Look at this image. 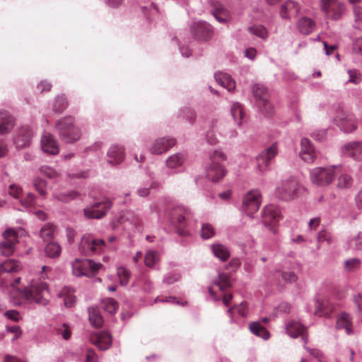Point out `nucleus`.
Returning <instances> with one entry per match:
<instances>
[{"label": "nucleus", "instance_id": "f257e3e1", "mask_svg": "<svg viewBox=\"0 0 362 362\" xmlns=\"http://www.w3.org/2000/svg\"><path fill=\"white\" fill-rule=\"evenodd\" d=\"M74 123V118L71 116L64 117L55 123V130L57 134L66 143L73 144L81 138V131Z\"/></svg>", "mask_w": 362, "mask_h": 362}, {"label": "nucleus", "instance_id": "f03ea898", "mask_svg": "<svg viewBox=\"0 0 362 362\" xmlns=\"http://www.w3.org/2000/svg\"><path fill=\"white\" fill-rule=\"evenodd\" d=\"M262 202V195L257 189H253L243 194L240 211L246 217L253 219Z\"/></svg>", "mask_w": 362, "mask_h": 362}, {"label": "nucleus", "instance_id": "7ed1b4c3", "mask_svg": "<svg viewBox=\"0 0 362 362\" xmlns=\"http://www.w3.org/2000/svg\"><path fill=\"white\" fill-rule=\"evenodd\" d=\"M48 291V285L45 282L32 281L30 288L23 289L22 294L31 303L46 305L49 300L45 297V294Z\"/></svg>", "mask_w": 362, "mask_h": 362}, {"label": "nucleus", "instance_id": "20e7f679", "mask_svg": "<svg viewBox=\"0 0 362 362\" xmlns=\"http://www.w3.org/2000/svg\"><path fill=\"white\" fill-rule=\"evenodd\" d=\"M226 159V156L219 151H214L211 156V163L206 169V177L212 182H217L221 180L226 175V170L220 161Z\"/></svg>", "mask_w": 362, "mask_h": 362}, {"label": "nucleus", "instance_id": "39448f33", "mask_svg": "<svg viewBox=\"0 0 362 362\" xmlns=\"http://www.w3.org/2000/svg\"><path fill=\"white\" fill-rule=\"evenodd\" d=\"M25 233L23 228H8L3 233L4 240L0 243V250L3 255H11L15 250V245L19 242L18 237Z\"/></svg>", "mask_w": 362, "mask_h": 362}, {"label": "nucleus", "instance_id": "423d86ee", "mask_svg": "<svg viewBox=\"0 0 362 362\" xmlns=\"http://www.w3.org/2000/svg\"><path fill=\"white\" fill-rule=\"evenodd\" d=\"M334 167L315 168L310 173L311 182L318 186L329 185L334 179Z\"/></svg>", "mask_w": 362, "mask_h": 362}, {"label": "nucleus", "instance_id": "0eeeda50", "mask_svg": "<svg viewBox=\"0 0 362 362\" xmlns=\"http://www.w3.org/2000/svg\"><path fill=\"white\" fill-rule=\"evenodd\" d=\"M169 220L173 226H189L195 224L192 212L183 207H176L169 213Z\"/></svg>", "mask_w": 362, "mask_h": 362}, {"label": "nucleus", "instance_id": "6e6552de", "mask_svg": "<svg viewBox=\"0 0 362 362\" xmlns=\"http://www.w3.org/2000/svg\"><path fill=\"white\" fill-rule=\"evenodd\" d=\"M105 247V243L102 239L93 238L90 235H84L81 238L79 249L82 253L86 255L100 253Z\"/></svg>", "mask_w": 362, "mask_h": 362}, {"label": "nucleus", "instance_id": "1a4fd4ad", "mask_svg": "<svg viewBox=\"0 0 362 362\" xmlns=\"http://www.w3.org/2000/svg\"><path fill=\"white\" fill-rule=\"evenodd\" d=\"M282 219L281 209L274 204H267L261 211V222L265 226H276Z\"/></svg>", "mask_w": 362, "mask_h": 362}, {"label": "nucleus", "instance_id": "9d476101", "mask_svg": "<svg viewBox=\"0 0 362 362\" xmlns=\"http://www.w3.org/2000/svg\"><path fill=\"white\" fill-rule=\"evenodd\" d=\"M320 7L327 18L337 20L344 12L345 6L339 0H321Z\"/></svg>", "mask_w": 362, "mask_h": 362}, {"label": "nucleus", "instance_id": "9b49d317", "mask_svg": "<svg viewBox=\"0 0 362 362\" xmlns=\"http://www.w3.org/2000/svg\"><path fill=\"white\" fill-rule=\"evenodd\" d=\"M300 185L297 180L293 177L282 181L276 188V194L284 200L293 199L298 193Z\"/></svg>", "mask_w": 362, "mask_h": 362}, {"label": "nucleus", "instance_id": "f8f14e48", "mask_svg": "<svg viewBox=\"0 0 362 362\" xmlns=\"http://www.w3.org/2000/svg\"><path fill=\"white\" fill-rule=\"evenodd\" d=\"M112 203L109 199H105L102 202H95L92 206H88L83 210L84 216L87 218H103L111 208Z\"/></svg>", "mask_w": 362, "mask_h": 362}, {"label": "nucleus", "instance_id": "ddd939ff", "mask_svg": "<svg viewBox=\"0 0 362 362\" xmlns=\"http://www.w3.org/2000/svg\"><path fill=\"white\" fill-rule=\"evenodd\" d=\"M278 147L276 143L262 151L257 157V167L261 172L268 169L270 161L277 155Z\"/></svg>", "mask_w": 362, "mask_h": 362}, {"label": "nucleus", "instance_id": "4468645a", "mask_svg": "<svg viewBox=\"0 0 362 362\" xmlns=\"http://www.w3.org/2000/svg\"><path fill=\"white\" fill-rule=\"evenodd\" d=\"M334 119L336 124L345 132H351L356 129L353 116L344 111L339 112Z\"/></svg>", "mask_w": 362, "mask_h": 362}, {"label": "nucleus", "instance_id": "2eb2a0df", "mask_svg": "<svg viewBox=\"0 0 362 362\" xmlns=\"http://www.w3.org/2000/svg\"><path fill=\"white\" fill-rule=\"evenodd\" d=\"M175 145V140L173 138L162 137L156 139L150 148L152 154L160 155L166 152L168 149Z\"/></svg>", "mask_w": 362, "mask_h": 362}, {"label": "nucleus", "instance_id": "dca6fc26", "mask_svg": "<svg viewBox=\"0 0 362 362\" xmlns=\"http://www.w3.org/2000/svg\"><path fill=\"white\" fill-rule=\"evenodd\" d=\"M287 334L292 338H296L301 336L302 340L305 344L308 341V337L306 328L300 323L296 321H291L286 327Z\"/></svg>", "mask_w": 362, "mask_h": 362}, {"label": "nucleus", "instance_id": "f3484780", "mask_svg": "<svg viewBox=\"0 0 362 362\" xmlns=\"http://www.w3.org/2000/svg\"><path fill=\"white\" fill-rule=\"evenodd\" d=\"M342 153L356 160H362V142L351 141L343 146Z\"/></svg>", "mask_w": 362, "mask_h": 362}, {"label": "nucleus", "instance_id": "a211bd4d", "mask_svg": "<svg viewBox=\"0 0 362 362\" xmlns=\"http://www.w3.org/2000/svg\"><path fill=\"white\" fill-rule=\"evenodd\" d=\"M192 31L199 40H206L212 35L211 25L205 22L194 23L192 27Z\"/></svg>", "mask_w": 362, "mask_h": 362}, {"label": "nucleus", "instance_id": "6ab92c4d", "mask_svg": "<svg viewBox=\"0 0 362 362\" xmlns=\"http://www.w3.org/2000/svg\"><path fill=\"white\" fill-rule=\"evenodd\" d=\"M299 154L302 160L307 163H313L316 157L314 147L307 138H303L300 141Z\"/></svg>", "mask_w": 362, "mask_h": 362}, {"label": "nucleus", "instance_id": "aec40b11", "mask_svg": "<svg viewBox=\"0 0 362 362\" xmlns=\"http://www.w3.org/2000/svg\"><path fill=\"white\" fill-rule=\"evenodd\" d=\"M300 9V7L297 2L293 0H288L281 5L280 16L282 18L290 19L292 17L296 16Z\"/></svg>", "mask_w": 362, "mask_h": 362}, {"label": "nucleus", "instance_id": "412c9836", "mask_svg": "<svg viewBox=\"0 0 362 362\" xmlns=\"http://www.w3.org/2000/svg\"><path fill=\"white\" fill-rule=\"evenodd\" d=\"M42 150L52 155L59 153V145L54 137L49 133H45L41 140Z\"/></svg>", "mask_w": 362, "mask_h": 362}, {"label": "nucleus", "instance_id": "4be33fe9", "mask_svg": "<svg viewBox=\"0 0 362 362\" xmlns=\"http://www.w3.org/2000/svg\"><path fill=\"white\" fill-rule=\"evenodd\" d=\"M334 309L335 305L327 298H323L321 300H317L315 301V314L318 316L329 317Z\"/></svg>", "mask_w": 362, "mask_h": 362}, {"label": "nucleus", "instance_id": "5701e85b", "mask_svg": "<svg viewBox=\"0 0 362 362\" xmlns=\"http://www.w3.org/2000/svg\"><path fill=\"white\" fill-rule=\"evenodd\" d=\"M93 344L100 350L105 351L109 349L112 344V337L107 332H100L91 338Z\"/></svg>", "mask_w": 362, "mask_h": 362}, {"label": "nucleus", "instance_id": "b1692460", "mask_svg": "<svg viewBox=\"0 0 362 362\" xmlns=\"http://www.w3.org/2000/svg\"><path fill=\"white\" fill-rule=\"evenodd\" d=\"M14 126V119L6 110L0 111V135L9 133Z\"/></svg>", "mask_w": 362, "mask_h": 362}, {"label": "nucleus", "instance_id": "393cba45", "mask_svg": "<svg viewBox=\"0 0 362 362\" xmlns=\"http://www.w3.org/2000/svg\"><path fill=\"white\" fill-rule=\"evenodd\" d=\"M252 92L258 102L262 103L263 106L268 105L271 110L272 104L269 101V95L267 88L264 85L255 84L252 87Z\"/></svg>", "mask_w": 362, "mask_h": 362}, {"label": "nucleus", "instance_id": "a878e982", "mask_svg": "<svg viewBox=\"0 0 362 362\" xmlns=\"http://www.w3.org/2000/svg\"><path fill=\"white\" fill-rule=\"evenodd\" d=\"M74 290L70 287L64 286L59 291L57 296L59 298L64 299V306L71 308L76 303V298L74 295Z\"/></svg>", "mask_w": 362, "mask_h": 362}, {"label": "nucleus", "instance_id": "bb28decb", "mask_svg": "<svg viewBox=\"0 0 362 362\" xmlns=\"http://www.w3.org/2000/svg\"><path fill=\"white\" fill-rule=\"evenodd\" d=\"M124 157V149L115 146L111 147L107 153V162L112 165H117L123 160Z\"/></svg>", "mask_w": 362, "mask_h": 362}, {"label": "nucleus", "instance_id": "cd10ccee", "mask_svg": "<svg viewBox=\"0 0 362 362\" xmlns=\"http://www.w3.org/2000/svg\"><path fill=\"white\" fill-rule=\"evenodd\" d=\"M336 328L345 329L347 334L353 333L351 317L346 313H341L337 319Z\"/></svg>", "mask_w": 362, "mask_h": 362}, {"label": "nucleus", "instance_id": "c85d7f7f", "mask_svg": "<svg viewBox=\"0 0 362 362\" xmlns=\"http://www.w3.org/2000/svg\"><path fill=\"white\" fill-rule=\"evenodd\" d=\"M297 26L300 33L308 35L315 30V23L311 18L303 17L298 21Z\"/></svg>", "mask_w": 362, "mask_h": 362}, {"label": "nucleus", "instance_id": "c756f323", "mask_svg": "<svg viewBox=\"0 0 362 362\" xmlns=\"http://www.w3.org/2000/svg\"><path fill=\"white\" fill-rule=\"evenodd\" d=\"M216 81L228 91L233 90L235 87V82L230 76L225 73L215 74Z\"/></svg>", "mask_w": 362, "mask_h": 362}, {"label": "nucleus", "instance_id": "7c9ffc66", "mask_svg": "<svg viewBox=\"0 0 362 362\" xmlns=\"http://www.w3.org/2000/svg\"><path fill=\"white\" fill-rule=\"evenodd\" d=\"M82 266L84 267L85 276H91L95 275L98 272L100 268L102 267V264L100 263H96L92 259H83Z\"/></svg>", "mask_w": 362, "mask_h": 362}, {"label": "nucleus", "instance_id": "2f4dec72", "mask_svg": "<svg viewBox=\"0 0 362 362\" xmlns=\"http://www.w3.org/2000/svg\"><path fill=\"white\" fill-rule=\"evenodd\" d=\"M21 266L16 260L9 259L0 264V273L16 272L21 269Z\"/></svg>", "mask_w": 362, "mask_h": 362}, {"label": "nucleus", "instance_id": "473e14b6", "mask_svg": "<svg viewBox=\"0 0 362 362\" xmlns=\"http://www.w3.org/2000/svg\"><path fill=\"white\" fill-rule=\"evenodd\" d=\"M250 330L257 337L268 339L269 333L259 322H253L249 326Z\"/></svg>", "mask_w": 362, "mask_h": 362}, {"label": "nucleus", "instance_id": "72a5a7b5", "mask_svg": "<svg viewBox=\"0 0 362 362\" xmlns=\"http://www.w3.org/2000/svg\"><path fill=\"white\" fill-rule=\"evenodd\" d=\"M31 135L32 134L28 129L21 132L14 141L17 148H21L28 146L30 141Z\"/></svg>", "mask_w": 362, "mask_h": 362}, {"label": "nucleus", "instance_id": "f704fd0d", "mask_svg": "<svg viewBox=\"0 0 362 362\" xmlns=\"http://www.w3.org/2000/svg\"><path fill=\"white\" fill-rule=\"evenodd\" d=\"M211 249L214 255L223 262L226 261L230 256L228 248L221 244L212 245Z\"/></svg>", "mask_w": 362, "mask_h": 362}, {"label": "nucleus", "instance_id": "c9c22d12", "mask_svg": "<svg viewBox=\"0 0 362 362\" xmlns=\"http://www.w3.org/2000/svg\"><path fill=\"white\" fill-rule=\"evenodd\" d=\"M235 308L238 313L245 317L248 314V307H247V304L245 302H242L240 304L238 305L237 306H235L233 308H230L228 310H227V313L228 315H229L230 318V322H235V320L234 318V316H233V310L234 308Z\"/></svg>", "mask_w": 362, "mask_h": 362}, {"label": "nucleus", "instance_id": "e433bc0d", "mask_svg": "<svg viewBox=\"0 0 362 362\" xmlns=\"http://www.w3.org/2000/svg\"><path fill=\"white\" fill-rule=\"evenodd\" d=\"M62 252L61 246L54 242H50L45 247V252L48 257H58Z\"/></svg>", "mask_w": 362, "mask_h": 362}, {"label": "nucleus", "instance_id": "4c0bfd02", "mask_svg": "<svg viewBox=\"0 0 362 362\" xmlns=\"http://www.w3.org/2000/svg\"><path fill=\"white\" fill-rule=\"evenodd\" d=\"M88 317L89 321L93 326L100 327L103 325V319L96 308H88Z\"/></svg>", "mask_w": 362, "mask_h": 362}, {"label": "nucleus", "instance_id": "58836bf2", "mask_svg": "<svg viewBox=\"0 0 362 362\" xmlns=\"http://www.w3.org/2000/svg\"><path fill=\"white\" fill-rule=\"evenodd\" d=\"M160 260V255L158 252L149 250L146 252L144 257V262L146 267H153Z\"/></svg>", "mask_w": 362, "mask_h": 362}, {"label": "nucleus", "instance_id": "ea45409f", "mask_svg": "<svg viewBox=\"0 0 362 362\" xmlns=\"http://www.w3.org/2000/svg\"><path fill=\"white\" fill-rule=\"evenodd\" d=\"M185 161L183 155L175 153L170 156L166 160V165L170 168H176L181 166Z\"/></svg>", "mask_w": 362, "mask_h": 362}, {"label": "nucleus", "instance_id": "a19ab883", "mask_svg": "<svg viewBox=\"0 0 362 362\" xmlns=\"http://www.w3.org/2000/svg\"><path fill=\"white\" fill-rule=\"evenodd\" d=\"M230 112L233 119L240 125L242 122V119L244 115L243 108L242 105L238 103H233Z\"/></svg>", "mask_w": 362, "mask_h": 362}, {"label": "nucleus", "instance_id": "79ce46f5", "mask_svg": "<svg viewBox=\"0 0 362 362\" xmlns=\"http://www.w3.org/2000/svg\"><path fill=\"white\" fill-rule=\"evenodd\" d=\"M68 105V102L64 95H58L54 102L53 104V110L56 112L61 113L62 112Z\"/></svg>", "mask_w": 362, "mask_h": 362}, {"label": "nucleus", "instance_id": "37998d69", "mask_svg": "<svg viewBox=\"0 0 362 362\" xmlns=\"http://www.w3.org/2000/svg\"><path fill=\"white\" fill-rule=\"evenodd\" d=\"M353 185L352 177L347 174H341L337 179V187L339 189H348Z\"/></svg>", "mask_w": 362, "mask_h": 362}, {"label": "nucleus", "instance_id": "c03bdc74", "mask_svg": "<svg viewBox=\"0 0 362 362\" xmlns=\"http://www.w3.org/2000/svg\"><path fill=\"white\" fill-rule=\"evenodd\" d=\"M118 307V303L113 298H107L103 301V309L110 314L116 313Z\"/></svg>", "mask_w": 362, "mask_h": 362}, {"label": "nucleus", "instance_id": "a18cd8bd", "mask_svg": "<svg viewBox=\"0 0 362 362\" xmlns=\"http://www.w3.org/2000/svg\"><path fill=\"white\" fill-rule=\"evenodd\" d=\"M117 275L119 279V283L122 286H127L131 277L130 272L124 267L117 268Z\"/></svg>", "mask_w": 362, "mask_h": 362}, {"label": "nucleus", "instance_id": "49530a36", "mask_svg": "<svg viewBox=\"0 0 362 362\" xmlns=\"http://www.w3.org/2000/svg\"><path fill=\"white\" fill-rule=\"evenodd\" d=\"M248 30L255 35L262 38L266 39L267 37L268 32L265 27L261 25H255L248 28Z\"/></svg>", "mask_w": 362, "mask_h": 362}, {"label": "nucleus", "instance_id": "de8ad7c7", "mask_svg": "<svg viewBox=\"0 0 362 362\" xmlns=\"http://www.w3.org/2000/svg\"><path fill=\"white\" fill-rule=\"evenodd\" d=\"M215 284L221 291H225L230 286L228 275L223 273L219 274L217 280L215 281Z\"/></svg>", "mask_w": 362, "mask_h": 362}, {"label": "nucleus", "instance_id": "09e8293b", "mask_svg": "<svg viewBox=\"0 0 362 362\" xmlns=\"http://www.w3.org/2000/svg\"><path fill=\"white\" fill-rule=\"evenodd\" d=\"M79 196V193L76 191H71L66 193H60L55 194L54 197L59 201L67 202L71 201Z\"/></svg>", "mask_w": 362, "mask_h": 362}, {"label": "nucleus", "instance_id": "8fccbe9b", "mask_svg": "<svg viewBox=\"0 0 362 362\" xmlns=\"http://www.w3.org/2000/svg\"><path fill=\"white\" fill-rule=\"evenodd\" d=\"M33 185L35 190L37 191L41 196L47 194V184L44 180L35 178L33 181Z\"/></svg>", "mask_w": 362, "mask_h": 362}, {"label": "nucleus", "instance_id": "3c124183", "mask_svg": "<svg viewBox=\"0 0 362 362\" xmlns=\"http://www.w3.org/2000/svg\"><path fill=\"white\" fill-rule=\"evenodd\" d=\"M73 273L76 276H85V270L83 266H82V259H76L72 263Z\"/></svg>", "mask_w": 362, "mask_h": 362}, {"label": "nucleus", "instance_id": "603ef678", "mask_svg": "<svg viewBox=\"0 0 362 362\" xmlns=\"http://www.w3.org/2000/svg\"><path fill=\"white\" fill-rule=\"evenodd\" d=\"M361 260L358 258H351L346 260L344 265L347 271H354L358 269L361 266Z\"/></svg>", "mask_w": 362, "mask_h": 362}, {"label": "nucleus", "instance_id": "864d4df0", "mask_svg": "<svg viewBox=\"0 0 362 362\" xmlns=\"http://www.w3.org/2000/svg\"><path fill=\"white\" fill-rule=\"evenodd\" d=\"M303 347L309 353L310 356L318 359L320 362H325L323 354L319 349L315 348H310L307 346L306 344L305 343Z\"/></svg>", "mask_w": 362, "mask_h": 362}, {"label": "nucleus", "instance_id": "5fc2aeb1", "mask_svg": "<svg viewBox=\"0 0 362 362\" xmlns=\"http://www.w3.org/2000/svg\"><path fill=\"white\" fill-rule=\"evenodd\" d=\"M21 203L25 208L32 207L35 204V197L33 194L29 192L21 200Z\"/></svg>", "mask_w": 362, "mask_h": 362}, {"label": "nucleus", "instance_id": "6e6d98bb", "mask_svg": "<svg viewBox=\"0 0 362 362\" xmlns=\"http://www.w3.org/2000/svg\"><path fill=\"white\" fill-rule=\"evenodd\" d=\"M348 74L349 75V82L354 84H358L361 82L362 75L358 70H348Z\"/></svg>", "mask_w": 362, "mask_h": 362}, {"label": "nucleus", "instance_id": "4d7b16f0", "mask_svg": "<svg viewBox=\"0 0 362 362\" xmlns=\"http://www.w3.org/2000/svg\"><path fill=\"white\" fill-rule=\"evenodd\" d=\"M143 13L148 20H151V17H154L158 14V10L153 4H151L149 8H143Z\"/></svg>", "mask_w": 362, "mask_h": 362}, {"label": "nucleus", "instance_id": "13d9d810", "mask_svg": "<svg viewBox=\"0 0 362 362\" xmlns=\"http://www.w3.org/2000/svg\"><path fill=\"white\" fill-rule=\"evenodd\" d=\"M53 228H41L40 232V236L45 241L51 239L53 236Z\"/></svg>", "mask_w": 362, "mask_h": 362}, {"label": "nucleus", "instance_id": "bf43d9fd", "mask_svg": "<svg viewBox=\"0 0 362 362\" xmlns=\"http://www.w3.org/2000/svg\"><path fill=\"white\" fill-rule=\"evenodd\" d=\"M4 315L14 322H18L21 319L20 313L16 310H8L5 312Z\"/></svg>", "mask_w": 362, "mask_h": 362}, {"label": "nucleus", "instance_id": "052dcab7", "mask_svg": "<svg viewBox=\"0 0 362 362\" xmlns=\"http://www.w3.org/2000/svg\"><path fill=\"white\" fill-rule=\"evenodd\" d=\"M57 332L66 340L69 339L71 337V330L66 324H63L62 326L58 329Z\"/></svg>", "mask_w": 362, "mask_h": 362}, {"label": "nucleus", "instance_id": "680f3d73", "mask_svg": "<svg viewBox=\"0 0 362 362\" xmlns=\"http://www.w3.org/2000/svg\"><path fill=\"white\" fill-rule=\"evenodd\" d=\"M215 234V231L213 228H202L200 235L204 239L207 240L212 238Z\"/></svg>", "mask_w": 362, "mask_h": 362}, {"label": "nucleus", "instance_id": "e2e57ef3", "mask_svg": "<svg viewBox=\"0 0 362 362\" xmlns=\"http://www.w3.org/2000/svg\"><path fill=\"white\" fill-rule=\"evenodd\" d=\"M283 279L288 283L296 282L297 281V276L293 272H284L282 273Z\"/></svg>", "mask_w": 362, "mask_h": 362}, {"label": "nucleus", "instance_id": "0e129e2a", "mask_svg": "<svg viewBox=\"0 0 362 362\" xmlns=\"http://www.w3.org/2000/svg\"><path fill=\"white\" fill-rule=\"evenodd\" d=\"M6 330L8 332L13 333L15 334L13 340L18 339L22 334V330H21V327L18 325L8 326V327H6Z\"/></svg>", "mask_w": 362, "mask_h": 362}, {"label": "nucleus", "instance_id": "69168bd1", "mask_svg": "<svg viewBox=\"0 0 362 362\" xmlns=\"http://www.w3.org/2000/svg\"><path fill=\"white\" fill-rule=\"evenodd\" d=\"M353 51L356 54L362 55V37L356 38L353 44Z\"/></svg>", "mask_w": 362, "mask_h": 362}, {"label": "nucleus", "instance_id": "338daca9", "mask_svg": "<svg viewBox=\"0 0 362 362\" xmlns=\"http://www.w3.org/2000/svg\"><path fill=\"white\" fill-rule=\"evenodd\" d=\"M214 16L216 20L221 23H224L228 19V15L225 12H223L218 9L214 12Z\"/></svg>", "mask_w": 362, "mask_h": 362}, {"label": "nucleus", "instance_id": "774afa93", "mask_svg": "<svg viewBox=\"0 0 362 362\" xmlns=\"http://www.w3.org/2000/svg\"><path fill=\"white\" fill-rule=\"evenodd\" d=\"M21 192V188L14 184L11 185L9 187V194L15 198H18Z\"/></svg>", "mask_w": 362, "mask_h": 362}]
</instances>
